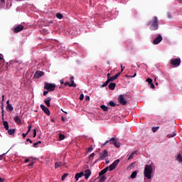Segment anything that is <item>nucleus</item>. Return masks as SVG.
Wrapping results in <instances>:
<instances>
[{"mask_svg": "<svg viewBox=\"0 0 182 182\" xmlns=\"http://www.w3.org/2000/svg\"><path fill=\"white\" fill-rule=\"evenodd\" d=\"M146 26H149L150 31H158L159 30V18L157 16H154L151 21L146 23Z\"/></svg>", "mask_w": 182, "mask_h": 182, "instance_id": "f257e3e1", "label": "nucleus"}, {"mask_svg": "<svg viewBox=\"0 0 182 182\" xmlns=\"http://www.w3.org/2000/svg\"><path fill=\"white\" fill-rule=\"evenodd\" d=\"M153 173V166L151 165H146L144 171V180H150L151 178V174Z\"/></svg>", "mask_w": 182, "mask_h": 182, "instance_id": "f03ea898", "label": "nucleus"}, {"mask_svg": "<svg viewBox=\"0 0 182 182\" xmlns=\"http://www.w3.org/2000/svg\"><path fill=\"white\" fill-rule=\"evenodd\" d=\"M107 143H109V144H114V147H117V149L120 147V142H118L117 139H116L114 137H112L109 140L106 141L104 144H102V146H106Z\"/></svg>", "mask_w": 182, "mask_h": 182, "instance_id": "7ed1b4c3", "label": "nucleus"}, {"mask_svg": "<svg viewBox=\"0 0 182 182\" xmlns=\"http://www.w3.org/2000/svg\"><path fill=\"white\" fill-rule=\"evenodd\" d=\"M106 157H109V152L107 149H105L102 153L100 154L99 158L95 161L94 164H96L97 161H102L105 160Z\"/></svg>", "mask_w": 182, "mask_h": 182, "instance_id": "20e7f679", "label": "nucleus"}, {"mask_svg": "<svg viewBox=\"0 0 182 182\" xmlns=\"http://www.w3.org/2000/svg\"><path fill=\"white\" fill-rule=\"evenodd\" d=\"M56 87V85L45 82L44 83V89H46L48 92H53L55 90V88Z\"/></svg>", "mask_w": 182, "mask_h": 182, "instance_id": "39448f33", "label": "nucleus"}, {"mask_svg": "<svg viewBox=\"0 0 182 182\" xmlns=\"http://www.w3.org/2000/svg\"><path fill=\"white\" fill-rule=\"evenodd\" d=\"M119 163H120V159L115 160L111 165H109V166H108V170L109 171H113V170L117 167Z\"/></svg>", "mask_w": 182, "mask_h": 182, "instance_id": "423d86ee", "label": "nucleus"}, {"mask_svg": "<svg viewBox=\"0 0 182 182\" xmlns=\"http://www.w3.org/2000/svg\"><path fill=\"white\" fill-rule=\"evenodd\" d=\"M181 63V60L180 58H173L171 60V65L172 66H180Z\"/></svg>", "mask_w": 182, "mask_h": 182, "instance_id": "0eeeda50", "label": "nucleus"}, {"mask_svg": "<svg viewBox=\"0 0 182 182\" xmlns=\"http://www.w3.org/2000/svg\"><path fill=\"white\" fill-rule=\"evenodd\" d=\"M118 102L120 103V105H122L123 106H126L127 105V101L126 99H124V97H123L122 95H120L118 97Z\"/></svg>", "mask_w": 182, "mask_h": 182, "instance_id": "6e6552de", "label": "nucleus"}, {"mask_svg": "<svg viewBox=\"0 0 182 182\" xmlns=\"http://www.w3.org/2000/svg\"><path fill=\"white\" fill-rule=\"evenodd\" d=\"M41 109H42L43 112L47 114V116H50V111H49V109L46 107V106L43 105H40Z\"/></svg>", "mask_w": 182, "mask_h": 182, "instance_id": "1a4fd4ad", "label": "nucleus"}, {"mask_svg": "<svg viewBox=\"0 0 182 182\" xmlns=\"http://www.w3.org/2000/svg\"><path fill=\"white\" fill-rule=\"evenodd\" d=\"M23 29H24L23 26L20 24L14 28V33H18V32H22Z\"/></svg>", "mask_w": 182, "mask_h": 182, "instance_id": "9d476101", "label": "nucleus"}, {"mask_svg": "<svg viewBox=\"0 0 182 182\" xmlns=\"http://www.w3.org/2000/svg\"><path fill=\"white\" fill-rule=\"evenodd\" d=\"M161 41H163V36H161V35H159V36L153 41V43H154V45H159V43H160V42H161Z\"/></svg>", "mask_w": 182, "mask_h": 182, "instance_id": "9b49d317", "label": "nucleus"}, {"mask_svg": "<svg viewBox=\"0 0 182 182\" xmlns=\"http://www.w3.org/2000/svg\"><path fill=\"white\" fill-rule=\"evenodd\" d=\"M83 176H85V180H88L89 177L92 176V171L90 169L85 170Z\"/></svg>", "mask_w": 182, "mask_h": 182, "instance_id": "f8f14e48", "label": "nucleus"}, {"mask_svg": "<svg viewBox=\"0 0 182 182\" xmlns=\"http://www.w3.org/2000/svg\"><path fill=\"white\" fill-rule=\"evenodd\" d=\"M45 75V73L43 71H36L34 74V77L36 79H39V77H42Z\"/></svg>", "mask_w": 182, "mask_h": 182, "instance_id": "ddd939ff", "label": "nucleus"}, {"mask_svg": "<svg viewBox=\"0 0 182 182\" xmlns=\"http://www.w3.org/2000/svg\"><path fill=\"white\" fill-rule=\"evenodd\" d=\"M84 174H85V172H83V171L76 173L75 176V178L76 181H77L79 180V178L83 177Z\"/></svg>", "mask_w": 182, "mask_h": 182, "instance_id": "4468645a", "label": "nucleus"}, {"mask_svg": "<svg viewBox=\"0 0 182 182\" xmlns=\"http://www.w3.org/2000/svg\"><path fill=\"white\" fill-rule=\"evenodd\" d=\"M50 100H52V97H47V99L44 100V103L48 107H50Z\"/></svg>", "mask_w": 182, "mask_h": 182, "instance_id": "2eb2a0df", "label": "nucleus"}, {"mask_svg": "<svg viewBox=\"0 0 182 182\" xmlns=\"http://www.w3.org/2000/svg\"><path fill=\"white\" fill-rule=\"evenodd\" d=\"M171 132H173V134H168L167 135V137H168L169 139H170L171 137H174L175 136L177 135V134L176 133V129L171 128Z\"/></svg>", "mask_w": 182, "mask_h": 182, "instance_id": "dca6fc26", "label": "nucleus"}, {"mask_svg": "<svg viewBox=\"0 0 182 182\" xmlns=\"http://www.w3.org/2000/svg\"><path fill=\"white\" fill-rule=\"evenodd\" d=\"M107 171H109V166L105 167L104 169H102L100 173L99 176H102L104 174H106V173H107Z\"/></svg>", "mask_w": 182, "mask_h": 182, "instance_id": "f3484780", "label": "nucleus"}, {"mask_svg": "<svg viewBox=\"0 0 182 182\" xmlns=\"http://www.w3.org/2000/svg\"><path fill=\"white\" fill-rule=\"evenodd\" d=\"M14 122L17 124H22V120L21 119V117L19 116H16L14 117Z\"/></svg>", "mask_w": 182, "mask_h": 182, "instance_id": "a211bd4d", "label": "nucleus"}, {"mask_svg": "<svg viewBox=\"0 0 182 182\" xmlns=\"http://www.w3.org/2000/svg\"><path fill=\"white\" fill-rule=\"evenodd\" d=\"M3 126L5 130H9V124H8L7 121H3Z\"/></svg>", "mask_w": 182, "mask_h": 182, "instance_id": "6ab92c4d", "label": "nucleus"}, {"mask_svg": "<svg viewBox=\"0 0 182 182\" xmlns=\"http://www.w3.org/2000/svg\"><path fill=\"white\" fill-rule=\"evenodd\" d=\"M109 89H110V90H114L115 87H116V83L114 82H111L109 85H108Z\"/></svg>", "mask_w": 182, "mask_h": 182, "instance_id": "aec40b11", "label": "nucleus"}, {"mask_svg": "<svg viewBox=\"0 0 182 182\" xmlns=\"http://www.w3.org/2000/svg\"><path fill=\"white\" fill-rule=\"evenodd\" d=\"M5 63V60L4 59V55L0 54V66H4Z\"/></svg>", "mask_w": 182, "mask_h": 182, "instance_id": "412c9836", "label": "nucleus"}, {"mask_svg": "<svg viewBox=\"0 0 182 182\" xmlns=\"http://www.w3.org/2000/svg\"><path fill=\"white\" fill-rule=\"evenodd\" d=\"M64 85L69 86L70 87H76V84H70L69 82H65Z\"/></svg>", "mask_w": 182, "mask_h": 182, "instance_id": "4be33fe9", "label": "nucleus"}, {"mask_svg": "<svg viewBox=\"0 0 182 182\" xmlns=\"http://www.w3.org/2000/svg\"><path fill=\"white\" fill-rule=\"evenodd\" d=\"M15 129H9L8 133L10 136H14L15 134Z\"/></svg>", "mask_w": 182, "mask_h": 182, "instance_id": "5701e85b", "label": "nucleus"}, {"mask_svg": "<svg viewBox=\"0 0 182 182\" xmlns=\"http://www.w3.org/2000/svg\"><path fill=\"white\" fill-rule=\"evenodd\" d=\"M62 166H63L62 162H55V168H58V167H62Z\"/></svg>", "mask_w": 182, "mask_h": 182, "instance_id": "b1692460", "label": "nucleus"}, {"mask_svg": "<svg viewBox=\"0 0 182 182\" xmlns=\"http://www.w3.org/2000/svg\"><path fill=\"white\" fill-rule=\"evenodd\" d=\"M136 153H137L136 151H134V152L131 153V154L128 157V160H132V159L134 157V155L136 154Z\"/></svg>", "mask_w": 182, "mask_h": 182, "instance_id": "393cba45", "label": "nucleus"}, {"mask_svg": "<svg viewBox=\"0 0 182 182\" xmlns=\"http://www.w3.org/2000/svg\"><path fill=\"white\" fill-rule=\"evenodd\" d=\"M100 107L104 112H107V110H109V107L105 105H101Z\"/></svg>", "mask_w": 182, "mask_h": 182, "instance_id": "a878e982", "label": "nucleus"}, {"mask_svg": "<svg viewBox=\"0 0 182 182\" xmlns=\"http://www.w3.org/2000/svg\"><path fill=\"white\" fill-rule=\"evenodd\" d=\"M6 109H8L9 112H12L14 110V107H12L11 104H8V105H6Z\"/></svg>", "mask_w": 182, "mask_h": 182, "instance_id": "bb28decb", "label": "nucleus"}, {"mask_svg": "<svg viewBox=\"0 0 182 182\" xmlns=\"http://www.w3.org/2000/svg\"><path fill=\"white\" fill-rule=\"evenodd\" d=\"M136 176H137V171H134L131 174V178H136Z\"/></svg>", "mask_w": 182, "mask_h": 182, "instance_id": "cd10ccee", "label": "nucleus"}, {"mask_svg": "<svg viewBox=\"0 0 182 182\" xmlns=\"http://www.w3.org/2000/svg\"><path fill=\"white\" fill-rule=\"evenodd\" d=\"M5 115L4 114V106H1V119L2 122L5 121Z\"/></svg>", "mask_w": 182, "mask_h": 182, "instance_id": "c85d7f7f", "label": "nucleus"}, {"mask_svg": "<svg viewBox=\"0 0 182 182\" xmlns=\"http://www.w3.org/2000/svg\"><path fill=\"white\" fill-rule=\"evenodd\" d=\"M177 161L179 163H182V156L181 154H178L177 158H176Z\"/></svg>", "mask_w": 182, "mask_h": 182, "instance_id": "c756f323", "label": "nucleus"}, {"mask_svg": "<svg viewBox=\"0 0 182 182\" xmlns=\"http://www.w3.org/2000/svg\"><path fill=\"white\" fill-rule=\"evenodd\" d=\"M108 106H111V107H116V103H114V102H113V101H110L108 103Z\"/></svg>", "mask_w": 182, "mask_h": 182, "instance_id": "7c9ffc66", "label": "nucleus"}, {"mask_svg": "<svg viewBox=\"0 0 182 182\" xmlns=\"http://www.w3.org/2000/svg\"><path fill=\"white\" fill-rule=\"evenodd\" d=\"M56 18H58V19H62V18H63V15H62L60 13H58L56 14Z\"/></svg>", "mask_w": 182, "mask_h": 182, "instance_id": "2f4dec72", "label": "nucleus"}, {"mask_svg": "<svg viewBox=\"0 0 182 182\" xmlns=\"http://www.w3.org/2000/svg\"><path fill=\"white\" fill-rule=\"evenodd\" d=\"M109 83H110V81L109 79H107V81L102 85V87H106Z\"/></svg>", "mask_w": 182, "mask_h": 182, "instance_id": "473e14b6", "label": "nucleus"}, {"mask_svg": "<svg viewBox=\"0 0 182 182\" xmlns=\"http://www.w3.org/2000/svg\"><path fill=\"white\" fill-rule=\"evenodd\" d=\"M159 129H160V127H152V132H154V133H156V132H157V130H159Z\"/></svg>", "mask_w": 182, "mask_h": 182, "instance_id": "72a5a7b5", "label": "nucleus"}, {"mask_svg": "<svg viewBox=\"0 0 182 182\" xmlns=\"http://www.w3.org/2000/svg\"><path fill=\"white\" fill-rule=\"evenodd\" d=\"M59 140H65V135L60 134Z\"/></svg>", "mask_w": 182, "mask_h": 182, "instance_id": "f704fd0d", "label": "nucleus"}, {"mask_svg": "<svg viewBox=\"0 0 182 182\" xmlns=\"http://www.w3.org/2000/svg\"><path fill=\"white\" fill-rule=\"evenodd\" d=\"M68 176H69L68 173H64L62 177H61V180H65V178H66V177H68Z\"/></svg>", "mask_w": 182, "mask_h": 182, "instance_id": "c9c22d12", "label": "nucleus"}, {"mask_svg": "<svg viewBox=\"0 0 182 182\" xmlns=\"http://www.w3.org/2000/svg\"><path fill=\"white\" fill-rule=\"evenodd\" d=\"M108 80H109V82H114V80H116V79L114 78V76H112V77H109L108 78Z\"/></svg>", "mask_w": 182, "mask_h": 182, "instance_id": "e433bc0d", "label": "nucleus"}, {"mask_svg": "<svg viewBox=\"0 0 182 182\" xmlns=\"http://www.w3.org/2000/svg\"><path fill=\"white\" fill-rule=\"evenodd\" d=\"M31 129H32V124H30L28 125V131L26 132L28 134H29V132H31Z\"/></svg>", "mask_w": 182, "mask_h": 182, "instance_id": "4c0bfd02", "label": "nucleus"}, {"mask_svg": "<svg viewBox=\"0 0 182 182\" xmlns=\"http://www.w3.org/2000/svg\"><path fill=\"white\" fill-rule=\"evenodd\" d=\"M146 82L150 85L153 83V80H151V78H147Z\"/></svg>", "mask_w": 182, "mask_h": 182, "instance_id": "58836bf2", "label": "nucleus"}, {"mask_svg": "<svg viewBox=\"0 0 182 182\" xmlns=\"http://www.w3.org/2000/svg\"><path fill=\"white\" fill-rule=\"evenodd\" d=\"M137 76V73H134V75H126V77H136Z\"/></svg>", "mask_w": 182, "mask_h": 182, "instance_id": "ea45409f", "label": "nucleus"}, {"mask_svg": "<svg viewBox=\"0 0 182 182\" xmlns=\"http://www.w3.org/2000/svg\"><path fill=\"white\" fill-rule=\"evenodd\" d=\"M105 180H106V176H101V178H100V180L99 181L103 182V181H105Z\"/></svg>", "mask_w": 182, "mask_h": 182, "instance_id": "a19ab883", "label": "nucleus"}, {"mask_svg": "<svg viewBox=\"0 0 182 182\" xmlns=\"http://www.w3.org/2000/svg\"><path fill=\"white\" fill-rule=\"evenodd\" d=\"M149 86L151 87V89H155L156 86L154 85V84H153V82H151V84H149Z\"/></svg>", "mask_w": 182, "mask_h": 182, "instance_id": "79ce46f5", "label": "nucleus"}, {"mask_svg": "<svg viewBox=\"0 0 182 182\" xmlns=\"http://www.w3.org/2000/svg\"><path fill=\"white\" fill-rule=\"evenodd\" d=\"M4 100H5V95H2V100H1V104H2L1 106H4Z\"/></svg>", "mask_w": 182, "mask_h": 182, "instance_id": "37998d69", "label": "nucleus"}, {"mask_svg": "<svg viewBox=\"0 0 182 182\" xmlns=\"http://www.w3.org/2000/svg\"><path fill=\"white\" fill-rule=\"evenodd\" d=\"M95 157V153H92L90 155V159L92 160Z\"/></svg>", "mask_w": 182, "mask_h": 182, "instance_id": "c03bdc74", "label": "nucleus"}, {"mask_svg": "<svg viewBox=\"0 0 182 182\" xmlns=\"http://www.w3.org/2000/svg\"><path fill=\"white\" fill-rule=\"evenodd\" d=\"M70 82H71L70 85H76V84L75 83V81L73 80V77H72L70 78Z\"/></svg>", "mask_w": 182, "mask_h": 182, "instance_id": "a18cd8bd", "label": "nucleus"}, {"mask_svg": "<svg viewBox=\"0 0 182 182\" xmlns=\"http://www.w3.org/2000/svg\"><path fill=\"white\" fill-rule=\"evenodd\" d=\"M84 98H85V95L83 94H81L80 95V100H83Z\"/></svg>", "mask_w": 182, "mask_h": 182, "instance_id": "49530a36", "label": "nucleus"}, {"mask_svg": "<svg viewBox=\"0 0 182 182\" xmlns=\"http://www.w3.org/2000/svg\"><path fill=\"white\" fill-rule=\"evenodd\" d=\"M33 137L35 139V137H36V129H33Z\"/></svg>", "mask_w": 182, "mask_h": 182, "instance_id": "de8ad7c7", "label": "nucleus"}, {"mask_svg": "<svg viewBox=\"0 0 182 182\" xmlns=\"http://www.w3.org/2000/svg\"><path fill=\"white\" fill-rule=\"evenodd\" d=\"M120 73H118L117 75H115L114 76V77L115 79H117V78L120 76Z\"/></svg>", "mask_w": 182, "mask_h": 182, "instance_id": "09e8293b", "label": "nucleus"}, {"mask_svg": "<svg viewBox=\"0 0 182 182\" xmlns=\"http://www.w3.org/2000/svg\"><path fill=\"white\" fill-rule=\"evenodd\" d=\"M48 93H49V91H48V90L44 91L43 93V96H46V95H48Z\"/></svg>", "mask_w": 182, "mask_h": 182, "instance_id": "8fccbe9b", "label": "nucleus"}, {"mask_svg": "<svg viewBox=\"0 0 182 182\" xmlns=\"http://www.w3.org/2000/svg\"><path fill=\"white\" fill-rule=\"evenodd\" d=\"M92 150H93V148H92V146H90V147L88 149L87 151H88V153H90Z\"/></svg>", "mask_w": 182, "mask_h": 182, "instance_id": "3c124183", "label": "nucleus"}, {"mask_svg": "<svg viewBox=\"0 0 182 182\" xmlns=\"http://www.w3.org/2000/svg\"><path fill=\"white\" fill-rule=\"evenodd\" d=\"M5 154H3L0 155V161L4 159V156H5Z\"/></svg>", "mask_w": 182, "mask_h": 182, "instance_id": "603ef678", "label": "nucleus"}, {"mask_svg": "<svg viewBox=\"0 0 182 182\" xmlns=\"http://www.w3.org/2000/svg\"><path fill=\"white\" fill-rule=\"evenodd\" d=\"M22 136H23V138L25 139V137H26V136H28V132H26V134L23 133V134H22Z\"/></svg>", "mask_w": 182, "mask_h": 182, "instance_id": "864d4df0", "label": "nucleus"}, {"mask_svg": "<svg viewBox=\"0 0 182 182\" xmlns=\"http://www.w3.org/2000/svg\"><path fill=\"white\" fill-rule=\"evenodd\" d=\"M33 164H35V162L31 161V162L28 164V167H31V166H33Z\"/></svg>", "mask_w": 182, "mask_h": 182, "instance_id": "5fc2aeb1", "label": "nucleus"}, {"mask_svg": "<svg viewBox=\"0 0 182 182\" xmlns=\"http://www.w3.org/2000/svg\"><path fill=\"white\" fill-rule=\"evenodd\" d=\"M167 16L169 19L171 18V14H170L168 12L167 13Z\"/></svg>", "mask_w": 182, "mask_h": 182, "instance_id": "6e6d98bb", "label": "nucleus"}, {"mask_svg": "<svg viewBox=\"0 0 182 182\" xmlns=\"http://www.w3.org/2000/svg\"><path fill=\"white\" fill-rule=\"evenodd\" d=\"M33 147H35V148L38 147V143H37V142L34 143V144H33Z\"/></svg>", "mask_w": 182, "mask_h": 182, "instance_id": "4d7b16f0", "label": "nucleus"}, {"mask_svg": "<svg viewBox=\"0 0 182 182\" xmlns=\"http://www.w3.org/2000/svg\"><path fill=\"white\" fill-rule=\"evenodd\" d=\"M85 100H90V97H89V96L87 95V96L85 97Z\"/></svg>", "mask_w": 182, "mask_h": 182, "instance_id": "13d9d810", "label": "nucleus"}, {"mask_svg": "<svg viewBox=\"0 0 182 182\" xmlns=\"http://www.w3.org/2000/svg\"><path fill=\"white\" fill-rule=\"evenodd\" d=\"M121 72H123V70H124V67H123V65H121Z\"/></svg>", "mask_w": 182, "mask_h": 182, "instance_id": "bf43d9fd", "label": "nucleus"}, {"mask_svg": "<svg viewBox=\"0 0 182 182\" xmlns=\"http://www.w3.org/2000/svg\"><path fill=\"white\" fill-rule=\"evenodd\" d=\"M24 163H29V159H25Z\"/></svg>", "mask_w": 182, "mask_h": 182, "instance_id": "052dcab7", "label": "nucleus"}, {"mask_svg": "<svg viewBox=\"0 0 182 182\" xmlns=\"http://www.w3.org/2000/svg\"><path fill=\"white\" fill-rule=\"evenodd\" d=\"M26 141H29V143L32 144V140H31V139H27Z\"/></svg>", "mask_w": 182, "mask_h": 182, "instance_id": "680f3d73", "label": "nucleus"}, {"mask_svg": "<svg viewBox=\"0 0 182 182\" xmlns=\"http://www.w3.org/2000/svg\"><path fill=\"white\" fill-rule=\"evenodd\" d=\"M4 181H5V179L0 177V182H4Z\"/></svg>", "mask_w": 182, "mask_h": 182, "instance_id": "e2e57ef3", "label": "nucleus"}, {"mask_svg": "<svg viewBox=\"0 0 182 182\" xmlns=\"http://www.w3.org/2000/svg\"><path fill=\"white\" fill-rule=\"evenodd\" d=\"M109 163H110V161L107 159L106 161H105V164H109Z\"/></svg>", "mask_w": 182, "mask_h": 182, "instance_id": "0e129e2a", "label": "nucleus"}, {"mask_svg": "<svg viewBox=\"0 0 182 182\" xmlns=\"http://www.w3.org/2000/svg\"><path fill=\"white\" fill-rule=\"evenodd\" d=\"M60 82L61 83V85H63V83H65V82L63 81V80H60Z\"/></svg>", "mask_w": 182, "mask_h": 182, "instance_id": "69168bd1", "label": "nucleus"}, {"mask_svg": "<svg viewBox=\"0 0 182 182\" xmlns=\"http://www.w3.org/2000/svg\"><path fill=\"white\" fill-rule=\"evenodd\" d=\"M107 79H109V77H110V73H108V74L107 75Z\"/></svg>", "mask_w": 182, "mask_h": 182, "instance_id": "338daca9", "label": "nucleus"}, {"mask_svg": "<svg viewBox=\"0 0 182 182\" xmlns=\"http://www.w3.org/2000/svg\"><path fill=\"white\" fill-rule=\"evenodd\" d=\"M61 120L62 122H65V117H62Z\"/></svg>", "mask_w": 182, "mask_h": 182, "instance_id": "774afa93", "label": "nucleus"}]
</instances>
